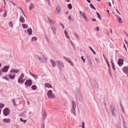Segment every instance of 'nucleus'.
Instances as JSON below:
<instances>
[{"mask_svg":"<svg viewBox=\"0 0 128 128\" xmlns=\"http://www.w3.org/2000/svg\"><path fill=\"white\" fill-rule=\"evenodd\" d=\"M24 76V74L23 73H22L19 77L18 80V83L22 84L24 82L25 79H23V78Z\"/></svg>","mask_w":128,"mask_h":128,"instance_id":"f257e3e1","label":"nucleus"},{"mask_svg":"<svg viewBox=\"0 0 128 128\" xmlns=\"http://www.w3.org/2000/svg\"><path fill=\"white\" fill-rule=\"evenodd\" d=\"M47 95L48 97L50 98H52L55 97V96L52 94V90H50L48 91Z\"/></svg>","mask_w":128,"mask_h":128,"instance_id":"f03ea898","label":"nucleus"},{"mask_svg":"<svg viewBox=\"0 0 128 128\" xmlns=\"http://www.w3.org/2000/svg\"><path fill=\"white\" fill-rule=\"evenodd\" d=\"M10 111L9 109L8 108H4L3 111L4 114L6 116L9 115L10 114Z\"/></svg>","mask_w":128,"mask_h":128,"instance_id":"7ed1b4c3","label":"nucleus"},{"mask_svg":"<svg viewBox=\"0 0 128 128\" xmlns=\"http://www.w3.org/2000/svg\"><path fill=\"white\" fill-rule=\"evenodd\" d=\"M26 87L30 86L32 84V81L30 80H28L26 81L24 84Z\"/></svg>","mask_w":128,"mask_h":128,"instance_id":"20e7f679","label":"nucleus"},{"mask_svg":"<svg viewBox=\"0 0 128 128\" xmlns=\"http://www.w3.org/2000/svg\"><path fill=\"white\" fill-rule=\"evenodd\" d=\"M110 110L113 115H115V113L116 111L115 108L113 104H111L110 106Z\"/></svg>","mask_w":128,"mask_h":128,"instance_id":"39448f33","label":"nucleus"},{"mask_svg":"<svg viewBox=\"0 0 128 128\" xmlns=\"http://www.w3.org/2000/svg\"><path fill=\"white\" fill-rule=\"evenodd\" d=\"M9 68V66H5L2 69V70L3 72H6L8 71Z\"/></svg>","mask_w":128,"mask_h":128,"instance_id":"423d86ee","label":"nucleus"},{"mask_svg":"<svg viewBox=\"0 0 128 128\" xmlns=\"http://www.w3.org/2000/svg\"><path fill=\"white\" fill-rule=\"evenodd\" d=\"M56 63L58 66L60 67L63 68L64 67V65L62 62L59 60H58L56 62Z\"/></svg>","mask_w":128,"mask_h":128,"instance_id":"0eeeda50","label":"nucleus"},{"mask_svg":"<svg viewBox=\"0 0 128 128\" xmlns=\"http://www.w3.org/2000/svg\"><path fill=\"white\" fill-rule=\"evenodd\" d=\"M61 7L60 5H58L55 10V12L58 13H59L61 11Z\"/></svg>","mask_w":128,"mask_h":128,"instance_id":"6e6552de","label":"nucleus"},{"mask_svg":"<svg viewBox=\"0 0 128 128\" xmlns=\"http://www.w3.org/2000/svg\"><path fill=\"white\" fill-rule=\"evenodd\" d=\"M124 63V60L122 59H119L118 62V64L120 66H121Z\"/></svg>","mask_w":128,"mask_h":128,"instance_id":"1a4fd4ad","label":"nucleus"},{"mask_svg":"<svg viewBox=\"0 0 128 128\" xmlns=\"http://www.w3.org/2000/svg\"><path fill=\"white\" fill-rule=\"evenodd\" d=\"M10 72H14L16 73H18L19 72V69L15 70L14 69H12L10 71Z\"/></svg>","mask_w":128,"mask_h":128,"instance_id":"9d476101","label":"nucleus"},{"mask_svg":"<svg viewBox=\"0 0 128 128\" xmlns=\"http://www.w3.org/2000/svg\"><path fill=\"white\" fill-rule=\"evenodd\" d=\"M123 71L125 73L128 72V68L127 67H125L123 68Z\"/></svg>","mask_w":128,"mask_h":128,"instance_id":"9b49d317","label":"nucleus"},{"mask_svg":"<svg viewBox=\"0 0 128 128\" xmlns=\"http://www.w3.org/2000/svg\"><path fill=\"white\" fill-rule=\"evenodd\" d=\"M4 122L6 123H9L10 122V118H4L3 120Z\"/></svg>","mask_w":128,"mask_h":128,"instance_id":"f8f14e48","label":"nucleus"},{"mask_svg":"<svg viewBox=\"0 0 128 128\" xmlns=\"http://www.w3.org/2000/svg\"><path fill=\"white\" fill-rule=\"evenodd\" d=\"M44 85L46 87L48 88H52V86L50 84L46 83Z\"/></svg>","mask_w":128,"mask_h":128,"instance_id":"ddd939ff","label":"nucleus"},{"mask_svg":"<svg viewBox=\"0 0 128 128\" xmlns=\"http://www.w3.org/2000/svg\"><path fill=\"white\" fill-rule=\"evenodd\" d=\"M64 33L66 37L69 39L70 37L68 34V33L66 31V30H64Z\"/></svg>","mask_w":128,"mask_h":128,"instance_id":"4468645a","label":"nucleus"},{"mask_svg":"<svg viewBox=\"0 0 128 128\" xmlns=\"http://www.w3.org/2000/svg\"><path fill=\"white\" fill-rule=\"evenodd\" d=\"M27 31L28 34L30 35L32 34V29L30 28H29L27 30Z\"/></svg>","mask_w":128,"mask_h":128,"instance_id":"2eb2a0df","label":"nucleus"},{"mask_svg":"<svg viewBox=\"0 0 128 128\" xmlns=\"http://www.w3.org/2000/svg\"><path fill=\"white\" fill-rule=\"evenodd\" d=\"M72 109H75L76 108V106L75 103L74 101H72Z\"/></svg>","mask_w":128,"mask_h":128,"instance_id":"dca6fc26","label":"nucleus"},{"mask_svg":"<svg viewBox=\"0 0 128 128\" xmlns=\"http://www.w3.org/2000/svg\"><path fill=\"white\" fill-rule=\"evenodd\" d=\"M20 20L22 23H24L25 22V20L24 18L22 16L20 18Z\"/></svg>","mask_w":128,"mask_h":128,"instance_id":"f3484780","label":"nucleus"},{"mask_svg":"<svg viewBox=\"0 0 128 128\" xmlns=\"http://www.w3.org/2000/svg\"><path fill=\"white\" fill-rule=\"evenodd\" d=\"M50 62L52 63V66L53 67H54L56 66V63L55 61H54L52 60H50Z\"/></svg>","mask_w":128,"mask_h":128,"instance_id":"a211bd4d","label":"nucleus"},{"mask_svg":"<svg viewBox=\"0 0 128 128\" xmlns=\"http://www.w3.org/2000/svg\"><path fill=\"white\" fill-rule=\"evenodd\" d=\"M71 112L72 114L74 116H76V114L75 112V109H71Z\"/></svg>","mask_w":128,"mask_h":128,"instance_id":"6ab92c4d","label":"nucleus"},{"mask_svg":"<svg viewBox=\"0 0 128 128\" xmlns=\"http://www.w3.org/2000/svg\"><path fill=\"white\" fill-rule=\"evenodd\" d=\"M117 16L118 18V20L119 23L122 24V18L120 17H118Z\"/></svg>","mask_w":128,"mask_h":128,"instance_id":"aec40b11","label":"nucleus"},{"mask_svg":"<svg viewBox=\"0 0 128 128\" xmlns=\"http://www.w3.org/2000/svg\"><path fill=\"white\" fill-rule=\"evenodd\" d=\"M30 74L33 77H34L35 79H36L38 78V76L36 75H34L32 73L30 72Z\"/></svg>","mask_w":128,"mask_h":128,"instance_id":"412c9836","label":"nucleus"},{"mask_svg":"<svg viewBox=\"0 0 128 128\" xmlns=\"http://www.w3.org/2000/svg\"><path fill=\"white\" fill-rule=\"evenodd\" d=\"M34 6L32 4H31V5L29 7V9L30 10H31L32 9L34 8Z\"/></svg>","mask_w":128,"mask_h":128,"instance_id":"4be33fe9","label":"nucleus"},{"mask_svg":"<svg viewBox=\"0 0 128 128\" xmlns=\"http://www.w3.org/2000/svg\"><path fill=\"white\" fill-rule=\"evenodd\" d=\"M22 26L24 28H27L28 27V25L25 24H22Z\"/></svg>","mask_w":128,"mask_h":128,"instance_id":"5701e85b","label":"nucleus"},{"mask_svg":"<svg viewBox=\"0 0 128 128\" xmlns=\"http://www.w3.org/2000/svg\"><path fill=\"white\" fill-rule=\"evenodd\" d=\"M64 58L68 62H70L71 60L69 58H66L64 56Z\"/></svg>","mask_w":128,"mask_h":128,"instance_id":"b1692460","label":"nucleus"},{"mask_svg":"<svg viewBox=\"0 0 128 128\" xmlns=\"http://www.w3.org/2000/svg\"><path fill=\"white\" fill-rule=\"evenodd\" d=\"M8 24H9L10 27H11L12 28H13V25L12 23V21L9 22Z\"/></svg>","mask_w":128,"mask_h":128,"instance_id":"393cba45","label":"nucleus"},{"mask_svg":"<svg viewBox=\"0 0 128 128\" xmlns=\"http://www.w3.org/2000/svg\"><path fill=\"white\" fill-rule=\"evenodd\" d=\"M89 48H90V49L91 50L92 52L93 53L94 55H95L96 54V52H95V51H94V50L90 46L89 47Z\"/></svg>","mask_w":128,"mask_h":128,"instance_id":"a878e982","label":"nucleus"},{"mask_svg":"<svg viewBox=\"0 0 128 128\" xmlns=\"http://www.w3.org/2000/svg\"><path fill=\"white\" fill-rule=\"evenodd\" d=\"M7 74L5 76H4L2 77V78H3L4 79L6 80H8V76H7Z\"/></svg>","mask_w":128,"mask_h":128,"instance_id":"bb28decb","label":"nucleus"},{"mask_svg":"<svg viewBox=\"0 0 128 128\" xmlns=\"http://www.w3.org/2000/svg\"><path fill=\"white\" fill-rule=\"evenodd\" d=\"M32 41H36L37 40V38L36 37H34L32 38Z\"/></svg>","mask_w":128,"mask_h":128,"instance_id":"cd10ccee","label":"nucleus"},{"mask_svg":"<svg viewBox=\"0 0 128 128\" xmlns=\"http://www.w3.org/2000/svg\"><path fill=\"white\" fill-rule=\"evenodd\" d=\"M96 14L98 16V17L100 19V20H101L100 16V14L97 12H96Z\"/></svg>","mask_w":128,"mask_h":128,"instance_id":"c85d7f7f","label":"nucleus"},{"mask_svg":"<svg viewBox=\"0 0 128 128\" xmlns=\"http://www.w3.org/2000/svg\"><path fill=\"white\" fill-rule=\"evenodd\" d=\"M32 90H35L36 88V85H34L32 86Z\"/></svg>","mask_w":128,"mask_h":128,"instance_id":"c756f323","label":"nucleus"},{"mask_svg":"<svg viewBox=\"0 0 128 128\" xmlns=\"http://www.w3.org/2000/svg\"><path fill=\"white\" fill-rule=\"evenodd\" d=\"M68 6L70 9H71L72 8L71 4H68Z\"/></svg>","mask_w":128,"mask_h":128,"instance_id":"7c9ffc66","label":"nucleus"},{"mask_svg":"<svg viewBox=\"0 0 128 128\" xmlns=\"http://www.w3.org/2000/svg\"><path fill=\"white\" fill-rule=\"evenodd\" d=\"M7 76H8V78H9L12 79H13V78H12V76L10 74H7Z\"/></svg>","mask_w":128,"mask_h":128,"instance_id":"2f4dec72","label":"nucleus"},{"mask_svg":"<svg viewBox=\"0 0 128 128\" xmlns=\"http://www.w3.org/2000/svg\"><path fill=\"white\" fill-rule=\"evenodd\" d=\"M20 121H21L22 122H23L24 123H25L27 121V120H23L21 118H20Z\"/></svg>","mask_w":128,"mask_h":128,"instance_id":"473e14b6","label":"nucleus"},{"mask_svg":"<svg viewBox=\"0 0 128 128\" xmlns=\"http://www.w3.org/2000/svg\"><path fill=\"white\" fill-rule=\"evenodd\" d=\"M4 106V104L2 103H0V108H3Z\"/></svg>","mask_w":128,"mask_h":128,"instance_id":"72a5a7b5","label":"nucleus"},{"mask_svg":"<svg viewBox=\"0 0 128 128\" xmlns=\"http://www.w3.org/2000/svg\"><path fill=\"white\" fill-rule=\"evenodd\" d=\"M81 127L82 128H84V122H83L82 123V125Z\"/></svg>","mask_w":128,"mask_h":128,"instance_id":"f704fd0d","label":"nucleus"},{"mask_svg":"<svg viewBox=\"0 0 128 128\" xmlns=\"http://www.w3.org/2000/svg\"><path fill=\"white\" fill-rule=\"evenodd\" d=\"M90 6L92 8L94 9V10H96V8L94 7L92 4H90Z\"/></svg>","mask_w":128,"mask_h":128,"instance_id":"c9c22d12","label":"nucleus"},{"mask_svg":"<svg viewBox=\"0 0 128 128\" xmlns=\"http://www.w3.org/2000/svg\"><path fill=\"white\" fill-rule=\"evenodd\" d=\"M80 14L81 16H84L85 15V14L82 12L81 11H80Z\"/></svg>","mask_w":128,"mask_h":128,"instance_id":"e433bc0d","label":"nucleus"},{"mask_svg":"<svg viewBox=\"0 0 128 128\" xmlns=\"http://www.w3.org/2000/svg\"><path fill=\"white\" fill-rule=\"evenodd\" d=\"M111 63L112 64V67L113 69L114 70L115 69V67H114V64L112 62H111Z\"/></svg>","mask_w":128,"mask_h":128,"instance_id":"4c0bfd02","label":"nucleus"},{"mask_svg":"<svg viewBox=\"0 0 128 128\" xmlns=\"http://www.w3.org/2000/svg\"><path fill=\"white\" fill-rule=\"evenodd\" d=\"M81 58L82 61H83L84 62V63L85 62V60H86L85 59H84L83 57L82 56L81 57Z\"/></svg>","mask_w":128,"mask_h":128,"instance_id":"58836bf2","label":"nucleus"},{"mask_svg":"<svg viewBox=\"0 0 128 128\" xmlns=\"http://www.w3.org/2000/svg\"><path fill=\"white\" fill-rule=\"evenodd\" d=\"M12 102H13L14 104V106H15L16 104L15 102V100H14V99H13L12 100Z\"/></svg>","mask_w":128,"mask_h":128,"instance_id":"ea45409f","label":"nucleus"},{"mask_svg":"<svg viewBox=\"0 0 128 128\" xmlns=\"http://www.w3.org/2000/svg\"><path fill=\"white\" fill-rule=\"evenodd\" d=\"M6 15H7V13H6V11L3 14V16L4 17H5L6 16Z\"/></svg>","mask_w":128,"mask_h":128,"instance_id":"a19ab883","label":"nucleus"},{"mask_svg":"<svg viewBox=\"0 0 128 128\" xmlns=\"http://www.w3.org/2000/svg\"><path fill=\"white\" fill-rule=\"evenodd\" d=\"M96 61L97 62H99L100 61V59L98 58H96L95 59Z\"/></svg>","mask_w":128,"mask_h":128,"instance_id":"79ce46f5","label":"nucleus"},{"mask_svg":"<svg viewBox=\"0 0 128 128\" xmlns=\"http://www.w3.org/2000/svg\"><path fill=\"white\" fill-rule=\"evenodd\" d=\"M74 34L75 36H76V37L77 38H78V34L76 33H74Z\"/></svg>","mask_w":128,"mask_h":128,"instance_id":"37998d69","label":"nucleus"},{"mask_svg":"<svg viewBox=\"0 0 128 128\" xmlns=\"http://www.w3.org/2000/svg\"><path fill=\"white\" fill-rule=\"evenodd\" d=\"M106 64H107L108 66L109 67L110 66V65L109 63V62H108V61H106Z\"/></svg>","mask_w":128,"mask_h":128,"instance_id":"c03bdc74","label":"nucleus"},{"mask_svg":"<svg viewBox=\"0 0 128 128\" xmlns=\"http://www.w3.org/2000/svg\"><path fill=\"white\" fill-rule=\"evenodd\" d=\"M43 116L44 118H45L46 116V113L44 114H43Z\"/></svg>","mask_w":128,"mask_h":128,"instance_id":"a18cd8bd","label":"nucleus"},{"mask_svg":"<svg viewBox=\"0 0 128 128\" xmlns=\"http://www.w3.org/2000/svg\"><path fill=\"white\" fill-rule=\"evenodd\" d=\"M50 23L51 24H54V22H52L50 20Z\"/></svg>","mask_w":128,"mask_h":128,"instance_id":"49530a36","label":"nucleus"},{"mask_svg":"<svg viewBox=\"0 0 128 128\" xmlns=\"http://www.w3.org/2000/svg\"><path fill=\"white\" fill-rule=\"evenodd\" d=\"M69 63H70L72 66L73 65V63L71 60L70 62Z\"/></svg>","mask_w":128,"mask_h":128,"instance_id":"de8ad7c7","label":"nucleus"},{"mask_svg":"<svg viewBox=\"0 0 128 128\" xmlns=\"http://www.w3.org/2000/svg\"><path fill=\"white\" fill-rule=\"evenodd\" d=\"M124 48H125V50H126V51L127 52V49H126V48L125 46V44H124Z\"/></svg>","mask_w":128,"mask_h":128,"instance_id":"09e8293b","label":"nucleus"},{"mask_svg":"<svg viewBox=\"0 0 128 128\" xmlns=\"http://www.w3.org/2000/svg\"><path fill=\"white\" fill-rule=\"evenodd\" d=\"M83 16L84 18V19L86 21V17L85 15V16Z\"/></svg>","mask_w":128,"mask_h":128,"instance_id":"8fccbe9b","label":"nucleus"},{"mask_svg":"<svg viewBox=\"0 0 128 128\" xmlns=\"http://www.w3.org/2000/svg\"><path fill=\"white\" fill-rule=\"evenodd\" d=\"M83 16L84 18V19L86 21V17L85 15V16Z\"/></svg>","mask_w":128,"mask_h":128,"instance_id":"3c124183","label":"nucleus"},{"mask_svg":"<svg viewBox=\"0 0 128 128\" xmlns=\"http://www.w3.org/2000/svg\"><path fill=\"white\" fill-rule=\"evenodd\" d=\"M51 28L53 30H55L54 27V26L52 27Z\"/></svg>","mask_w":128,"mask_h":128,"instance_id":"603ef678","label":"nucleus"},{"mask_svg":"<svg viewBox=\"0 0 128 128\" xmlns=\"http://www.w3.org/2000/svg\"><path fill=\"white\" fill-rule=\"evenodd\" d=\"M96 28L97 29V31H98L99 30V28L98 27H97Z\"/></svg>","mask_w":128,"mask_h":128,"instance_id":"864d4df0","label":"nucleus"},{"mask_svg":"<svg viewBox=\"0 0 128 128\" xmlns=\"http://www.w3.org/2000/svg\"><path fill=\"white\" fill-rule=\"evenodd\" d=\"M124 41H125V43L126 44H128V42L126 40H124Z\"/></svg>","mask_w":128,"mask_h":128,"instance_id":"5fc2aeb1","label":"nucleus"},{"mask_svg":"<svg viewBox=\"0 0 128 128\" xmlns=\"http://www.w3.org/2000/svg\"><path fill=\"white\" fill-rule=\"evenodd\" d=\"M16 75L15 74H14L13 76H12V78H13V79H14Z\"/></svg>","mask_w":128,"mask_h":128,"instance_id":"6e6d98bb","label":"nucleus"},{"mask_svg":"<svg viewBox=\"0 0 128 128\" xmlns=\"http://www.w3.org/2000/svg\"><path fill=\"white\" fill-rule=\"evenodd\" d=\"M10 2H11L12 4L14 5H15L16 4H15V3H14V2H11V1H10Z\"/></svg>","mask_w":128,"mask_h":128,"instance_id":"4d7b16f0","label":"nucleus"},{"mask_svg":"<svg viewBox=\"0 0 128 128\" xmlns=\"http://www.w3.org/2000/svg\"><path fill=\"white\" fill-rule=\"evenodd\" d=\"M30 0H26V2H30Z\"/></svg>","mask_w":128,"mask_h":128,"instance_id":"13d9d810","label":"nucleus"},{"mask_svg":"<svg viewBox=\"0 0 128 128\" xmlns=\"http://www.w3.org/2000/svg\"><path fill=\"white\" fill-rule=\"evenodd\" d=\"M53 31L54 33V34H56V31L55 30H53Z\"/></svg>","mask_w":128,"mask_h":128,"instance_id":"bf43d9fd","label":"nucleus"},{"mask_svg":"<svg viewBox=\"0 0 128 128\" xmlns=\"http://www.w3.org/2000/svg\"><path fill=\"white\" fill-rule=\"evenodd\" d=\"M86 0L89 3H90L91 2L90 0Z\"/></svg>","mask_w":128,"mask_h":128,"instance_id":"052dcab7","label":"nucleus"},{"mask_svg":"<svg viewBox=\"0 0 128 128\" xmlns=\"http://www.w3.org/2000/svg\"><path fill=\"white\" fill-rule=\"evenodd\" d=\"M44 124H43L42 126V128H44Z\"/></svg>","mask_w":128,"mask_h":128,"instance_id":"680f3d73","label":"nucleus"},{"mask_svg":"<svg viewBox=\"0 0 128 128\" xmlns=\"http://www.w3.org/2000/svg\"><path fill=\"white\" fill-rule=\"evenodd\" d=\"M92 20L93 21H96V20L95 19L93 18V19H92Z\"/></svg>","mask_w":128,"mask_h":128,"instance_id":"e2e57ef3","label":"nucleus"},{"mask_svg":"<svg viewBox=\"0 0 128 128\" xmlns=\"http://www.w3.org/2000/svg\"><path fill=\"white\" fill-rule=\"evenodd\" d=\"M108 5L110 6H111V5L110 2L108 3Z\"/></svg>","mask_w":128,"mask_h":128,"instance_id":"0e129e2a","label":"nucleus"},{"mask_svg":"<svg viewBox=\"0 0 128 128\" xmlns=\"http://www.w3.org/2000/svg\"><path fill=\"white\" fill-rule=\"evenodd\" d=\"M2 71L1 70H0V76L2 75Z\"/></svg>","mask_w":128,"mask_h":128,"instance_id":"69168bd1","label":"nucleus"},{"mask_svg":"<svg viewBox=\"0 0 128 128\" xmlns=\"http://www.w3.org/2000/svg\"><path fill=\"white\" fill-rule=\"evenodd\" d=\"M61 24V25H62V28H64V26H63L62 24Z\"/></svg>","mask_w":128,"mask_h":128,"instance_id":"338daca9","label":"nucleus"},{"mask_svg":"<svg viewBox=\"0 0 128 128\" xmlns=\"http://www.w3.org/2000/svg\"><path fill=\"white\" fill-rule=\"evenodd\" d=\"M65 0L66 2H69L70 0Z\"/></svg>","mask_w":128,"mask_h":128,"instance_id":"774afa93","label":"nucleus"}]
</instances>
